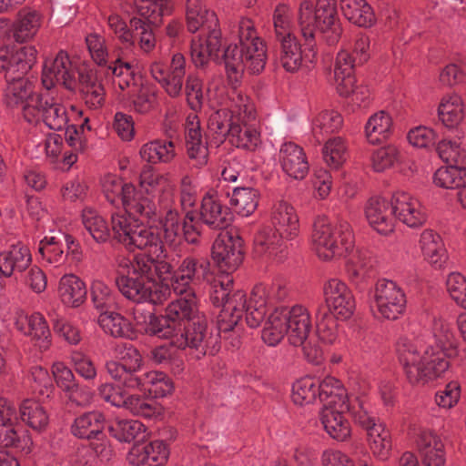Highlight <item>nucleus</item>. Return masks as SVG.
Segmentation results:
<instances>
[{
  "label": "nucleus",
  "instance_id": "nucleus-56",
  "mask_svg": "<svg viewBox=\"0 0 466 466\" xmlns=\"http://www.w3.org/2000/svg\"><path fill=\"white\" fill-rule=\"evenodd\" d=\"M318 393L323 406L331 400H334L336 405L340 401H348L349 399L341 383L330 376L318 378Z\"/></svg>",
  "mask_w": 466,
  "mask_h": 466
},
{
  "label": "nucleus",
  "instance_id": "nucleus-5",
  "mask_svg": "<svg viewBox=\"0 0 466 466\" xmlns=\"http://www.w3.org/2000/svg\"><path fill=\"white\" fill-rule=\"evenodd\" d=\"M285 335L290 344L302 347L308 361L321 363L323 350L313 341V326L306 308L300 305L278 308L270 313L262 330V339L269 346H276Z\"/></svg>",
  "mask_w": 466,
  "mask_h": 466
},
{
  "label": "nucleus",
  "instance_id": "nucleus-16",
  "mask_svg": "<svg viewBox=\"0 0 466 466\" xmlns=\"http://www.w3.org/2000/svg\"><path fill=\"white\" fill-rule=\"evenodd\" d=\"M406 296L394 281L380 279L376 283L373 292L372 309L387 319H398L405 310Z\"/></svg>",
  "mask_w": 466,
  "mask_h": 466
},
{
  "label": "nucleus",
  "instance_id": "nucleus-45",
  "mask_svg": "<svg viewBox=\"0 0 466 466\" xmlns=\"http://www.w3.org/2000/svg\"><path fill=\"white\" fill-rule=\"evenodd\" d=\"M279 43V62L281 66L290 73L298 71L302 66L304 59L300 44L295 36L281 38Z\"/></svg>",
  "mask_w": 466,
  "mask_h": 466
},
{
  "label": "nucleus",
  "instance_id": "nucleus-27",
  "mask_svg": "<svg viewBox=\"0 0 466 466\" xmlns=\"http://www.w3.org/2000/svg\"><path fill=\"white\" fill-rule=\"evenodd\" d=\"M394 220L398 218L408 227L421 226L426 221V212L421 203L406 192L392 196Z\"/></svg>",
  "mask_w": 466,
  "mask_h": 466
},
{
  "label": "nucleus",
  "instance_id": "nucleus-20",
  "mask_svg": "<svg viewBox=\"0 0 466 466\" xmlns=\"http://www.w3.org/2000/svg\"><path fill=\"white\" fill-rule=\"evenodd\" d=\"M149 204L152 206V213L147 215H138L143 220L149 224H157L159 230L163 231V238L168 245H176L182 239L180 216L174 208L175 204H168L167 207H157L153 199L149 198Z\"/></svg>",
  "mask_w": 466,
  "mask_h": 466
},
{
  "label": "nucleus",
  "instance_id": "nucleus-54",
  "mask_svg": "<svg viewBox=\"0 0 466 466\" xmlns=\"http://www.w3.org/2000/svg\"><path fill=\"white\" fill-rule=\"evenodd\" d=\"M31 444V438L26 431H17L14 428V425L0 426L1 447L28 453Z\"/></svg>",
  "mask_w": 466,
  "mask_h": 466
},
{
  "label": "nucleus",
  "instance_id": "nucleus-44",
  "mask_svg": "<svg viewBox=\"0 0 466 466\" xmlns=\"http://www.w3.org/2000/svg\"><path fill=\"white\" fill-rule=\"evenodd\" d=\"M367 441L372 455L380 461H386L391 451V438L384 424H378L367 432Z\"/></svg>",
  "mask_w": 466,
  "mask_h": 466
},
{
  "label": "nucleus",
  "instance_id": "nucleus-36",
  "mask_svg": "<svg viewBox=\"0 0 466 466\" xmlns=\"http://www.w3.org/2000/svg\"><path fill=\"white\" fill-rule=\"evenodd\" d=\"M438 187L456 189L457 198L463 208H466V170L437 169L433 177Z\"/></svg>",
  "mask_w": 466,
  "mask_h": 466
},
{
  "label": "nucleus",
  "instance_id": "nucleus-17",
  "mask_svg": "<svg viewBox=\"0 0 466 466\" xmlns=\"http://www.w3.org/2000/svg\"><path fill=\"white\" fill-rule=\"evenodd\" d=\"M38 253L43 262L58 268L64 265L68 256L80 258L79 244L75 238L66 233L45 237L38 245Z\"/></svg>",
  "mask_w": 466,
  "mask_h": 466
},
{
  "label": "nucleus",
  "instance_id": "nucleus-3",
  "mask_svg": "<svg viewBox=\"0 0 466 466\" xmlns=\"http://www.w3.org/2000/svg\"><path fill=\"white\" fill-rule=\"evenodd\" d=\"M433 345L422 349L407 338L397 343V353L408 380L414 385H425L439 378L449 366V360L457 355L454 334L450 323L434 317L431 325Z\"/></svg>",
  "mask_w": 466,
  "mask_h": 466
},
{
  "label": "nucleus",
  "instance_id": "nucleus-59",
  "mask_svg": "<svg viewBox=\"0 0 466 466\" xmlns=\"http://www.w3.org/2000/svg\"><path fill=\"white\" fill-rule=\"evenodd\" d=\"M124 407L135 416L152 418L159 413L157 402L154 400L144 398L140 395H129L123 398Z\"/></svg>",
  "mask_w": 466,
  "mask_h": 466
},
{
  "label": "nucleus",
  "instance_id": "nucleus-31",
  "mask_svg": "<svg viewBox=\"0 0 466 466\" xmlns=\"http://www.w3.org/2000/svg\"><path fill=\"white\" fill-rule=\"evenodd\" d=\"M29 248L22 243L12 245L8 249L0 252V273L11 277L25 270L31 263Z\"/></svg>",
  "mask_w": 466,
  "mask_h": 466
},
{
  "label": "nucleus",
  "instance_id": "nucleus-43",
  "mask_svg": "<svg viewBox=\"0 0 466 466\" xmlns=\"http://www.w3.org/2000/svg\"><path fill=\"white\" fill-rule=\"evenodd\" d=\"M82 224L92 238L99 244L110 238V229L106 219L91 208H85L81 214Z\"/></svg>",
  "mask_w": 466,
  "mask_h": 466
},
{
  "label": "nucleus",
  "instance_id": "nucleus-7",
  "mask_svg": "<svg viewBox=\"0 0 466 466\" xmlns=\"http://www.w3.org/2000/svg\"><path fill=\"white\" fill-rule=\"evenodd\" d=\"M298 25L310 50L316 34L328 45H335L342 33L336 0H317L315 8L310 1H302L298 11Z\"/></svg>",
  "mask_w": 466,
  "mask_h": 466
},
{
  "label": "nucleus",
  "instance_id": "nucleus-18",
  "mask_svg": "<svg viewBox=\"0 0 466 466\" xmlns=\"http://www.w3.org/2000/svg\"><path fill=\"white\" fill-rule=\"evenodd\" d=\"M150 74L170 97H177L182 93L186 76V58L181 53L173 54L168 67L159 60L150 65Z\"/></svg>",
  "mask_w": 466,
  "mask_h": 466
},
{
  "label": "nucleus",
  "instance_id": "nucleus-10",
  "mask_svg": "<svg viewBox=\"0 0 466 466\" xmlns=\"http://www.w3.org/2000/svg\"><path fill=\"white\" fill-rule=\"evenodd\" d=\"M103 193L108 202L113 205L121 203L125 209L134 215H147L152 213L149 198L137 192L131 183H125L115 175H106L102 180Z\"/></svg>",
  "mask_w": 466,
  "mask_h": 466
},
{
  "label": "nucleus",
  "instance_id": "nucleus-34",
  "mask_svg": "<svg viewBox=\"0 0 466 466\" xmlns=\"http://www.w3.org/2000/svg\"><path fill=\"white\" fill-rule=\"evenodd\" d=\"M58 295L65 305L77 308L86 299V288L78 277L74 274H66L59 280Z\"/></svg>",
  "mask_w": 466,
  "mask_h": 466
},
{
  "label": "nucleus",
  "instance_id": "nucleus-48",
  "mask_svg": "<svg viewBox=\"0 0 466 466\" xmlns=\"http://www.w3.org/2000/svg\"><path fill=\"white\" fill-rule=\"evenodd\" d=\"M27 329L25 334L31 337L41 350H46L51 345V332L44 316L35 312L26 318Z\"/></svg>",
  "mask_w": 466,
  "mask_h": 466
},
{
  "label": "nucleus",
  "instance_id": "nucleus-28",
  "mask_svg": "<svg viewBox=\"0 0 466 466\" xmlns=\"http://www.w3.org/2000/svg\"><path fill=\"white\" fill-rule=\"evenodd\" d=\"M365 216L370 225L378 233L387 235L393 231L394 214L392 198H370L365 208Z\"/></svg>",
  "mask_w": 466,
  "mask_h": 466
},
{
  "label": "nucleus",
  "instance_id": "nucleus-52",
  "mask_svg": "<svg viewBox=\"0 0 466 466\" xmlns=\"http://www.w3.org/2000/svg\"><path fill=\"white\" fill-rule=\"evenodd\" d=\"M109 431L119 441L130 442L145 437L146 427L137 420H116L109 426Z\"/></svg>",
  "mask_w": 466,
  "mask_h": 466
},
{
  "label": "nucleus",
  "instance_id": "nucleus-1",
  "mask_svg": "<svg viewBox=\"0 0 466 466\" xmlns=\"http://www.w3.org/2000/svg\"><path fill=\"white\" fill-rule=\"evenodd\" d=\"M126 248L145 253L135 255L133 259L123 256L116 258L120 275L116 277V284L119 291L136 303L162 304L170 291L167 286L157 284V279L170 273L171 265L164 259L166 249L159 228L148 222L137 225Z\"/></svg>",
  "mask_w": 466,
  "mask_h": 466
},
{
  "label": "nucleus",
  "instance_id": "nucleus-40",
  "mask_svg": "<svg viewBox=\"0 0 466 466\" xmlns=\"http://www.w3.org/2000/svg\"><path fill=\"white\" fill-rule=\"evenodd\" d=\"M139 154L147 163H169L176 156L175 145L171 140L156 139L144 144Z\"/></svg>",
  "mask_w": 466,
  "mask_h": 466
},
{
  "label": "nucleus",
  "instance_id": "nucleus-19",
  "mask_svg": "<svg viewBox=\"0 0 466 466\" xmlns=\"http://www.w3.org/2000/svg\"><path fill=\"white\" fill-rule=\"evenodd\" d=\"M42 84L47 90L57 85L63 86L68 90L76 88V70L66 51L60 50L55 58L45 61L42 70Z\"/></svg>",
  "mask_w": 466,
  "mask_h": 466
},
{
  "label": "nucleus",
  "instance_id": "nucleus-25",
  "mask_svg": "<svg viewBox=\"0 0 466 466\" xmlns=\"http://www.w3.org/2000/svg\"><path fill=\"white\" fill-rule=\"evenodd\" d=\"M25 74L13 75L7 77V86L5 91L4 101L9 108H21L25 119V110L33 103H35L39 95L34 92L33 82L25 77Z\"/></svg>",
  "mask_w": 466,
  "mask_h": 466
},
{
  "label": "nucleus",
  "instance_id": "nucleus-42",
  "mask_svg": "<svg viewBox=\"0 0 466 466\" xmlns=\"http://www.w3.org/2000/svg\"><path fill=\"white\" fill-rule=\"evenodd\" d=\"M136 390H147L155 398H163L174 390L171 379L161 371H148L141 375L140 385Z\"/></svg>",
  "mask_w": 466,
  "mask_h": 466
},
{
  "label": "nucleus",
  "instance_id": "nucleus-26",
  "mask_svg": "<svg viewBox=\"0 0 466 466\" xmlns=\"http://www.w3.org/2000/svg\"><path fill=\"white\" fill-rule=\"evenodd\" d=\"M139 185L143 196L148 197L156 191H159L158 206L175 204V188L168 178L157 172H155L151 167H145L139 177Z\"/></svg>",
  "mask_w": 466,
  "mask_h": 466
},
{
  "label": "nucleus",
  "instance_id": "nucleus-22",
  "mask_svg": "<svg viewBox=\"0 0 466 466\" xmlns=\"http://www.w3.org/2000/svg\"><path fill=\"white\" fill-rule=\"evenodd\" d=\"M37 50L34 46L0 48V73L5 79L13 75L27 74L36 62Z\"/></svg>",
  "mask_w": 466,
  "mask_h": 466
},
{
  "label": "nucleus",
  "instance_id": "nucleus-46",
  "mask_svg": "<svg viewBox=\"0 0 466 466\" xmlns=\"http://www.w3.org/2000/svg\"><path fill=\"white\" fill-rule=\"evenodd\" d=\"M98 322L105 332L115 338L133 339L134 329L127 319L116 312H103Z\"/></svg>",
  "mask_w": 466,
  "mask_h": 466
},
{
  "label": "nucleus",
  "instance_id": "nucleus-53",
  "mask_svg": "<svg viewBox=\"0 0 466 466\" xmlns=\"http://www.w3.org/2000/svg\"><path fill=\"white\" fill-rule=\"evenodd\" d=\"M133 109L139 114H147L157 106V93L147 85H137L127 91Z\"/></svg>",
  "mask_w": 466,
  "mask_h": 466
},
{
  "label": "nucleus",
  "instance_id": "nucleus-6",
  "mask_svg": "<svg viewBox=\"0 0 466 466\" xmlns=\"http://www.w3.org/2000/svg\"><path fill=\"white\" fill-rule=\"evenodd\" d=\"M270 223L256 236V250L281 263L287 258L289 242L299 234V217L293 206L281 199L272 207Z\"/></svg>",
  "mask_w": 466,
  "mask_h": 466
},
{
  "label": "nucleus",
  "instance_id": "nucleus-35",
  "mask_svg": "<svg viewBox=\"0 0 466 466\" xmlns=\"http://www.w3.org/2000/svg\"><path fill=\"white\" fill-rule=\"evenodd\" d=\"M208 132L212 136L213 142L218 147L228 138L231 143L230 132L233 128V111L225 106L218 109L210 115L208 122Z\"/></svg>",
  "mask_w": 466,
  "mask_h": 466
},
{
  "label": "nucleus",
  "instance_id": "nucleus-29",
  "mask_svg": "<svg viewBox=\"0 0 466 466\" xmlns=\"http://www.w3.org/2000/svg\"><path fill=\"white\" fill-rule=\"evenodd\" d=\"M279 160L283 171L292 178L302 179L309 172V163L303 148L293 142L282 144Z\"/></svg>",
  "mask_w": 466,
  "mask_h": 466
},
{
  "label": "nucleus",
  "instance_id": "nucleus-55",
  "mask_svg": "<svg viewBox=\"0 0 466 466\" xmlns=\"http://www.w3.org/2000/svg\"><path fill=\"white\" fill-rule=\"evenodd\" d=\"M108 74L113 76L114 86L122 91L127 89L128 91L134 86H137L132 66L121 58H116L113 63L106 66V75Z\"/></svg>",
  "mask_w": 466,
  "mask_h": 466
},
{
  "label": "nucleus",
  "instance_id": "nucleus-63",
  "mask_svg": "<svg viewBox=\"0 0 466 466\" xmlns=\"http://www.w3.org/2000/svg\"><path fill=\"white\" fill-rule=\"evenodd\" d=\"M91 299L96 309L103 312L116 305V294L102 280H94L91 286Z\"/></svg>",
  "mask_w": 466,
  "mask_h": 466
},
{
  "label": "nucleus",
  "instance_id": "nucleus-49",
  "mask_svg": "<svg viewBox=\"0 0 466 466\" xmlns=\"http://www.w3.org/2000/svg\"><path fill=\"white\" fill-rule=\"evenodd\" d=\"M41 25V15L36 11L21 10L14 25V37L17 42L32 38Z\"/></svg>",
  "mask_w": 466,
  "mask_h": 466
},
{
  "label": "nucleus",
  "instance_id": "nucleus-13",
  "mask_svg": "<svg viewBox=\"0 0 466 466\" xmlns=\"http://www.w3.org/2000/svg\"><path fill=\"white\" fill-rule=\"evenodd\" d=\"M260 142L253 103L240 93L235 98V147L254 151Z\"/></svg>",
  "mask_w": 466,
  "mask_h": 466
},
{
  "label": "nucleus",
  "instance_id": "nucleus-9",
  "mask_svg": "<svg viewBox=\"0 0 466 466\" xmlns=\"http://www.w3.org/2000/svg\"><path fill=\"white\" fill-rule=\"evenodd\" d=\"M238 44L235 43V49H238L239 56L235 57V82L238 74L258 75L262 72L267 61V48L265 43L257 35L252 22L242 18L238 24Z\"/></svg>",
  "mask_w": 466,
  "mask_h": 466
},
{
  "label": "nucleus",
  "instance_id": "nucleus-12",
  "mask_svg": "<svg viewBox=\"0 0 466 466\" xmlns=\"http://www.w3.org/2000/svg\"><path fill=\"white\" fill-rule=\"evenodd\" d=\"M369 47V37L360 35L355 41L352 52L345 48L338 53L334 65V84L339 93L345 95L351 90L354 83V67L368 60Z\"/></svg>",
  "mask_w": 466,
  "mask_h": 466
},
{
  "label": "nucleus",
  "instance_id": "nucleus-39",
  "mask_svg": "<svg viewBox=\"0 0 466 466\" xmlns=\"http://www.w3.org/2000/svg\"><path fill=\"white\" fill-rule=\"evenodd\" d=\"M105 427V417L100 411L86 412L75 419L72 433L82 439L91 440L101 435Z\"/></svg>",
  "mask_w": 466,
  "mask_h": 466
},
{
  "label": "nucleus",
  "instance_id": "nucleus-38",
  "mask_svg": "<svg viewBox=\"0 0 466 466\" xmlns=\"http://www.w3.org/2000/svg\"><path fill=\"white\" fill-rule=\"evenodd\" d=\"M79 83L86 104L93 109L101 107L105 103L106 91L93 70L80 72Z\"/></svg>",
  "mask_w": 466,
  "mask_h": 466
},
{
  "label": "nucleus",
  "instance_id": "nucleus-64",
  "mask_svg": "<svg viewBox=\"0 0 466 466\" xmlns=\"http://www.w3.org/2000/svg\"><path fill=\"white\" fill-rule=\"evenodd\" d=\"M316 325L318 338L321 341L329 344L336 341V317L330 315L324 307H319L316 311Z\"/></svg>",
  "mask_w": 466,
  "mask_h": 466
},
{
  "label": "nucleus",
  "instance_id": "nucleus-61",
  "mask_svg": "<svg viewBox=\"0 0 466 466\" xmlns=\"http://www.w3.org/2000/svg\"><path fill=\"white\" fill-rule=\"evenodd\" d=\"M325 163L331 168L338 169L347 160L348 152L344 140L339 137L329 139L322 147Z\"/></svg>",
  "mask_w": 466,
  "mask_h": 466
},
{
  "label": "nucleus",
  "instance_id": "nucleus-24",
  "mask_svg": "<svg viewBox=\"0 0 466 466\" xmlns=\"http://www.w3.org/2000/svg\"><path fill=\"white\" fill-rule=\"evenodd\" d=\"M207 329L208 320L205 315L196 316L182 326H177L176 334L173 339V347L181 350L188 347L205 354Z\"/></svg>",
  "mask_w": 466,
  "mask_h": 466
},
{
  "label": "nucleus",
  "instance_id": "nucleus-37",
  "mask_svg": "<svg viewBox=\"0 0 466 466\" xmlns=\"http://www.w3.org/2000/svg\"><path fill=\"white\" fill-rule=\"evenodd\" d=\"M166 313L175 326H182L196 316H202L198 311L196 296L181 297L170 302Z\"/></svg>",
  "mask_w": 466,
  "mask_h": 466
},
{
  "label": "nucleus",
  "instance_id": "nucleus-47",
  "mask_svg": "<svg viewBox=\"0 0 466 466\" xmlns=\"http://www.w3.org/2000/svg\"><path fill=\"white\" fill-rule=\"evenodd\" d=\"M391 128V116L381 110L370 116L365 125V134L370 143L377 144L390 136Z\"/></svg>",
  "mask_w": 466,
  "mask_h": 466
},
{
  "label": "nucleus",
  "instance_id": "nucleus-51",
  "mask_svg": "<svg viewBox=\"0 0 466 466\" xmlns=\"http://www.w3.org/2000/svg\"><path fill=\"white\" fill-rule=\"evenodd\" d=\"M21 420L35 431L44 430L49 421L46 409L38 401L25 400L19 409Z\"/></svg>",
  "mask_w": 466,
  "mask_h": 466
},
{
  "label": "nucleus",
  "instance_id": "nucleus-50",
  "mask_svg": "<svg viewBox=\"0 0 466 466\" xmlns=\"http://www.w3.org/2000/svg\"><path fill=\"white\" fill-rule=\"evenodd\" d=\"M437 152L443 161L450 163L439 169L466 170V149L457 142L444 139L438 144Z\"/></svg>",
  "mask_w": 466,
  "mask_h": 466
},
{
  "label": "nucleus",
  "instance_id": "nucleus-62",
  "mask_svg": "<svg viewBox=\"0 0 466 466\" xmlns=\"http://www.w3.org/2000/svg\"><path fill=\"white\" fill-rule=\"evenodd\" d=\"M319 398L318 378L305 377L297 380L292 387V400L298 405L309 404Z\"/></svg>",
  "mask_w": 466,
  "mask_h": 466
},
{
  "label": "nucleus",
  "instance_id": "nucleus-57",
  "mask_svg": "<svg viewBox=\"0 0 466 466\" xmlns=\"http://www.w3.org/2000/svg\"><path fill=\"white\" fill-rule=\"evenodd\" d=\"M145 332L150 336H157L161 339H169L170 344L173 346V339L176 334L177 326L165 316H156L149 313L147 317H144Z\"/></svg>",
  "mask_w": 466,
  "mask_h": 466
},
{
  "label": "nucleus",
  "instance_id": "nucleus-41",
  "mask_svg": "<svg viewBox=\"0 0 466 466\" xmlns=\"http://www.w3.org/2000/svg\"><path fill=\"white\" fill-rule=\"evenodd\" d=\"M340 8L344 16L359 26H370L374 22V14L365 0H340Z\"/></svg>",
  "mask_w": 466,
  "mask_h": 466
},
{
  "label": "nucleus",
  "instance_id": "nucleus-23",
  "mask_svg": "<svg viewBox=\"0 0 466 466\" xmlns=\"http://www.w3.org/2000/svg\"><path fill=\"white\" fill-rule=\"evenodd\" d=\"M350 410L348 401H340L335 405L331 400L325 404L320 412V421L326 432L334 440L346 441L350 435V424L345 418V413Z\"/></svg>",
  "mask_w": 466,
  "mask_h": 466
},
{
  "label": "nucleus",
  "instance_id": "nucleus-33",
  "mask_svg": "<svg viewBox=\"0 0 466 466\" xmlns=\"http://www.w3.org/2000/svg\"><path fill=\"white\" fill-rule=\"evenodd\" d=\"M420 248L424 258L435 268H441L448 256L441 236L432 229L421 232L419 240Z\"/></svg>",
  "mask_w": 466,
  "mask_h": 466
},
{
  "label": "nucleus",
  "instance_id": "nucleus-8",
  "mask_svg": "<svg viewBox=\"0 0 466 466\" xmlns=\"http://www.w3.org/2000/svg\"><path fill=\"white\" fill-rule=\"evenodd\" d=\"M314 249L319 258L329 260L353 247V235L347 221L332 222L325 216L318 217L311 236Z\"/></svg>",
  "mask_w": 466,
  "mask_h": 466
},
{
  "label": "nucleus",
  "instance_id": "nucleus-15",
  "mask_svg": "<svg viewBox=\"0 0 466 466\" xmlns=\"http://www.w3.org/2000/svg\"><path fill=\"white\" fill-rule=\"evenodd\" d=\"M25 120L30 125L44 122L53 130H61L66 127L68 116L64 105L48 95H39L35 103L25 110Z\"/></svg>",
  "mask_w": 466,
  "mask_h": 466
},
{
  "label": "nucleus",
  "instance_id": "nucleus-21",
  "mask_svg": "<svg viewBox=\"0 0 466 466\" xmlns=\"http://www.w3.org/2000/svg\"><path fill=\"white\" fill-rule=\"evenodd\" d=\"M326 306L330 315L337 319H349L355 309V301L348 286L339 279H332L323 287Z\"/></svg>",
  "mask_w": 466,
  "mask_h": 466
},
{
  "label": "nucleus",
  "instance_id": "nucleus-58",
  "mask_svg": "<svg viewBox=\"0 0 466 466\" xmlns=\"http://www.w3.org/2000/svg\"><path fill=\"white\" fill-rule=\"evenodd\" d=\"M438 115L446 127H451L458 125L463 118L461 98L457 95L444 97L439 106Z\"/></svg>",
  "mask_w": 466,
  "mask_h": 466
},
{
  "label": "nucleus",
  "instance_id": "nucleus-4",
  "mask_svg": "<svg viewBox=\"0 0 466 466\" xmlns=\"http://www.w3.org/2000/svg\"><path fill=\"white\" fill-rule=\"evenodd\" d=\"M186 25L190 33L200 31L191 40L190 56L193 64L197 67H204L213 60L218 65H223L230 81L233 73V52H230L228 46L219 55L223 45L217 15L208 10L201 0H187Z\"/></svg>",
  "mask_w": 466,
  "mask_h": 466
},
{
  "label": "nucleus",
  "instance_id": "nucleus-32",
  "mask_svg": "<svg viewBox=\"0 0 466 466\" xmlns=\"http://www.w3.org/2000/svg\"><path fill=\"white\" fill-rule=\"evenodd\" d=\"M346 261L347 274L350 281L358 288L362 289V284L373 274V261L367 251L350 249Z\"/></svg>",
  "mask_w": 466,
  "mask_h": 466
},
{
  "label": "nucleus",
  "instance_id": "nucleus-30",
  "mask_svg": "<svg viewBox=\"0 0 466 466\" xmlns=\"http://www.w3.org/2000/svg\"><path fill=\"white\" fill-rule=\"evenodd\" d=\"M418 448L422 466H445L444 444L436 433L422 431L418 440Z\"/></svg>",
  "mask_w": 466,
  "mask_h": 466
},
{
  "label": "nucleus",
  "instance_id": "nucleus-60",
  "mask_svg": "<svg viewBox=\"0 0 466 466\" xmlns=\"http://www.w3.org/2000/svg\"><path fill=\"white\" fill-rule=\"evenodd\" d=\"M129 25L133 29L135 43L137 42L139 48L147 54L153 51L157 45V39L152 29L154 25H147L142 18L138 17H132L129 20Z\"/></svg>",
  "mask_w": 466,
  "mask_h": 466
},
{
  "label": "nucleus",
  "instance_id": "nucleus-11",
  "mask_svg": "<svg viewBox=\"0 0 466 466\" xmlns=\"http://www.w3.org/2000/svg\"><path fill=\"white\" fill-rule=\"evenodd\" d=\"M237 294L240 295V299L243 300L246 323L250 328H256L266 315L268 299L283 300L288 296V289L283 280L278 279L269 286L262 283L256 285L248 298L241 290L235 291V297Z\"/></svg>",
  "mask_w": 466,
  "mask_h": 466
},
{
  "label": "nucleus",
  "instance_id": "nucleus-2",
  "mask_svg": "<svg viewBox=\"0 0 466 466\" xmlns=\"http://www.w3.org/2000/svg\"><path fill=\"white\" fill-rule=\"evenodd\" d=\"M200 218L210 228L221 229L212 246V258L218 268L212 301L216 307L222 308L218 316V329L220 334H227L233 330V308L230 304L233 290V232L230 226L233 214L229 208L222 206L217 197L207 194L201 201Z\"/></svg>",
  "mask_w": 466,
  "mask_h": 466
},
{
  "label": "nucleus",
  "instance_id": "nucleus-14",
  "mask_svg": "<svg viewBox=\"0 0 466 466\" xmlns=\"http://www.w3.org/2000/svg\"><path fill=\"white\" fill-rule=\"evenodd\" d=\"M117 360L106 363V370L110 377L127 390H136L140 385L143 359L140 352L131 344H118L115 348Z\"/></svg>",
  "mask_w": 466,
  "mask_h": 466
}]
</instances>
